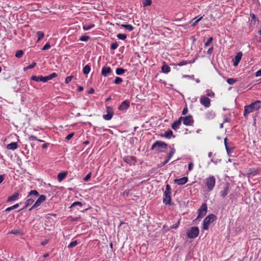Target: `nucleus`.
I'll use <instances>...</instances> for the list:
<instances>
[{
	"instance_id": "obj_13",
	"label": "nucleus",
	"mask_w": 261,
	"mask_h": 261,
	"mask_svg": "<svg viewBox=\"0 0 261 261\" xmlns=\"http://www.w3.org/2000/svg\"><path fill=\"white\" fill-rule=\"evenodd\" d=\"M130 106V102L128 100H125L122 101L120 106L118 107V110L121 111L126 110Z\"/></svg>"
},
{
	"instance_id": "obj_55",
	"label": "nucleus",
	"mask_w": 261,
	"mask_h": 261,
	"mask_svg": "<svg viewBox=\"0 0 261 261\" xmlns=\"http://www.w3.org/2000/svg\"><path fill=\"white\" fill-rule=\"evenodd\" d=\"M184 78H188L190 80H194V75H183L182 76Z\"/></svg>"
},
{
	"instance_id": "obj_37",
	"label": "nucleus",
	"mask_w": 261,
	"mask_h": 261,
	"mask_svg": "<svg viewBox=\"0 0 261 261\" xmlns=\"http://www.w3.org/2000/svg\"><path fill=\"white\" fill-rule=\"evenodd\" d=\"M205 92H206V95L207 96L210 97H214L215 93L212 90H206Z\"/></svg>"
},
{
	"instance_id": "obj_47",
	"label": "nucleus",
	"mask_w": 261,
	"mask_h": 261,
	"mask_svg": "<svg viewBox=\"0 0 261 261\" xmlns=\"http://www.w3.org/2000/svg\"><path fill=\"white\" fill-rule=\"evenodd\" d=\"M77 244V242L76 240L73 241L71 242L68 246V248H72L75 246Z\"/></svg>"
},
{
	"instance_id": "obj_20",
	"label": "nucleus",
	"mask_w": 261,
	"mask_h": 261,
	"mask_svg": "<svg viewBox=\"0 0 261 261\" xmlns=\"http://www.w3.org/2000/svg\"><path fill=\"white\" fill-rule=\"evenodd\" d=\"M19 193L18 192H15L11 196H10L8 197L7 202L11 201H15L18 199L19 198Z\"/></svg>"
},
{
	"instance_id": "obj_31",
	"label": "nucleus",
	"mask_w": 261,
	"mask_h": 261,
	"mask_svg": "<svg viewBox=\"0 0 261 261\" xmlns=\"http://www.w3.org/2000/svg\"><path fill=\"white\" fill-rule=\"evenodd\" d=\"M202 16H197L194 17L192 20H195V21L192 24V27H195L202 19Z\"/></svg>"
},
{
	"instance_id": "obj_61",
	"label": "nucleus",
	"mask_w": 261,
	"mask_h": 261,
	"mask_svg": "<svg viewBox=\"0 0 261 261\" xmlns=\"http://www.w3.org/2000/svg\"><path fill=\"white\" fill-rule=\"evenodd\" d=\"M255 76L256 77L261 76V68L255 72Z\"/></svg>"
},
{
	"instance_id": "obj_25",
	"label": "nucleus",
	"mask_w": 261,
	"mask_h": 261,
	"mask_svg": "<svg viewBox=\"0 0 261 261\" xmlns=\"http://www.w3.org/2000/svg\"><path fill=\"white\" fill-rule=\"evenodd\" d=\"M162 136L167 139H170L172 137H174V136L173 135L172 131L170 129L166 131L165 133L162 135Z\"/></svg>"
},
{
	"instance_id": "obj_23",
	"label": "nucleus",
	"mask_w": 261,
	"mask_h": 261,
	"mask_svg": "<svg viewBox=\"0 0 261 261\" xmlns=\"http://www.w3.org/2000/svg\"><path fill=\"white\" fill-rule=\"evenodd\" d=\"M216 116L215 113L213 112V111H208L205 114V118L207 119H214Z\"/></svg>"
},
{
	"instance_id": "obj_64",
	"label": "nucleus",
	"mask_w": 261,
	"mask_h": 261,
	"mask_svg": "<svg viewBox=\"0 0 261 261\" xmlns=\"http://www.w3.org/2000/svg\"><path fill=\"white\" fill-rule=\"evenodd\" d=\"M4 180V175H0V184H2V182Z\"/></svg>"
},
{
	"instance_id": "obj_33",
	"label": "nucleus",
	"mask_w": 261,
	"mask_h": 261,
	"mask_svg": "<svg viewBox=\"0 0 261 261\" xmlns=\"http://www.w3.org/2000/svg\"><path fill=\"white\" fill-rule=\"evenodd\" d=\"M226 140H227V139L225 138L224 139V144H225V148H226V151L229 154L231 152H232L233 151V148H229L228 146H227V143H226Z\"/></svg>"
},
{
	"instance_id": "obj_17",
	"label": "nucleus",
	"mask_w": 261,
	"mask_h": 261,
	"mask_svg": "<svg viewBox=\"0 0 261 261\" xmlns=\"http://www.w3.org/2000/svg\"><path fill=\"white\" fill-rule=\"evenodd\" d=\"M46 197L44 195H41L39 196L37 200L35 202V206H39L42 203H43L45 200H46Z\"/></svg>"
},
{
	"instance_id": "obj_42",
	"label": "nucleus",
	"mask_w": 261,
	"mask_h": 261,
	"mask_svg": "<svg viewBox=\"0 0 261 261\" xmlns=\"http://www.w3.org/2000/svg\"><path fill=\"white\" fill-rule=\"evenodd\" d=\"M213 40V38L212 37H210L207 41L204 43V46L207 47L210 45V44L212 42Z\"/></svg>"
},
{
	"instance_id": "obj_51",
	"label": "nucleus",
	"mask_w": 261,
	"mask_h": 261,
	"mask_svg": "<svg viewBox=\"0 0 261 261\" xmlns=\"http://www.w3.org/2000/svg\"><path fill=\"white\" fill-rule=\"evenodd\" d=\"M91 176V173L90 172L87 174V175L83 178V180L84 181H87L89 180Z\"/></svg>"
},
{
	"instance_id": "obj_28",
	"label": "nucleus",
	"mask_w": 261,
	"mask_h": 261,
	"mask_svg": "<svg viewBox=\"0 0 261 261\" xmlns=\"http://www.w3.org/2000/svg\"><path fill=\"white\" fill-rule=\"evenodd\" d=\"M121 27L128 30L129 32L132 31L134 29L131 24H122L121 25Z\"/></svg>"
},
{
	"instance_id": "obj_60",
	"label": "nucleus",
	"mask_w": 261,
	"mask_h": 261,
	"mask_svg": "<svg viewBox=\"0 0 261 261\" xmlns=\"http://www.w3.org/2000/svg\"><path fill=\"white\" fill-rule=\"evenodd\" d=\"M29 140L30 141H35L37 140V138L35 136L32 135L29 137Z\"/></svg>"
},
{
	"instance_id": "obj_21",
	"label": "nucleus",
	"mask_w": 261,
	"mask_h": 261,
	"mask_svg": "<svg viewBox=\"0 0 261 261\" xmlns=\"http://www.w3.org/2000/svg\"><path fill=\"white\" fill-rule=\"evenodd\" d=\"M31 79L33 81H34L35 82H42L43 83L46 82L45 76H36V75H33L31 77Z\"/></svg>"
},
{
	"instance_id": "obj_1",
	"label": "nucleus",
	"mask_w": 261,
	"mask_h": 261,
	"mask_svg": "<svg viewBox=\"0 0 261 261\" xmlns=\"http://www.w3.org/2000/svg\"><path fill=\"white\" fill-rule=\"evenodd\" d=\"M260 103L261 101L260 100H256L249 105L245 106L244 116L246 117L248 114L254 111L258 110L261 107Z\"/></svg>"
},
{
	"instance_id": "obj_16",
	"label": "nucleus",
	"mask_w": 261,
	"mask_h": 261,
	"mask_svg": "<svg viewBox=\"0 0 261 261\" xmlns=\"http://www.w3.org/2000/svg\"><path fill=\"white\" fill-rule=\"evenodd\" d=\"M188 181V177H183L180 178H176L174 180V183L178 185H183Z\"/></svg>"
},
{
	"instance_id": "obj_45",
	"label": "nucleus",
	"mask_w": 261,
	"mask_h": 261,
	"mask_svg": "<svg viewBox=\"0 0 261 261\" xmlns=\"http://www.w3.org/2000/svg\"><path fill=\"white\" fill-rule=\"evenodd\" d=\"M151 0H144V1L143 3V5L144 7L149 6L151 5Z\"/></svg>"
},
{
	"instance_id": "obj_53",
	"label": "nucleus",
	"mask_w": 261,
	"mask_h": 261,
	"mask_svg": "<svg viewBox=\"0 0 261 261\" xmlns=\"http://www.w3.org/2000/svg\"><path fill=\"white\" fill-rule=\"evenodd\" d=\"M118 45L117 43H116V42L113 43L111 45V49H115L118 47Z\"/></svg>"
},
{
	"instance_id": "obj_8",
	"label": "nucleus",
	"mask_w": 261,
	"mask_h": 261,
	"mask_svg": "<svg viewBox=\"0 0 261 261\" xmlns=\"http://www.w3.org/2000/svg\"><path fill=\"white\" fill-rule=\"evenodd\" d=\"M207 206L205 203H203L198 210V217L197 218H203L206 214Z\"/></svg>"
},
{
	"instance_id": "obj_6",
	"label": "nucleus",
	"mask_w": 261,
	"mask_h": 261,
	"mask_svg": "<svg viewBox=\"0 0 261 261\" xmlns=\"http://www.w3.org/2000/svg\"><path fill=\"white\" fill-rule=\"evenodd\" d=\"M216 219V216L214 214H210L203 220L202 228L204 230L208 229L211 223Z\"/></svg>"
},
{
	"instance_id": "obj_44",
	"label": "nucleus",
	"mask_w": 261,
	"mask_h": 261,
	"mask_svg": "<svg viewBox=\"0 0 261 261\" xmlns=\"http://www.w3.org/2000/svg\"><path fill=\"white\" fill-rule=\"evenodd\" d=\"M10 233L15 235L21 234V231L19 229L12 230L11 231Z\"/></svg>"
},
{
	"instance_id": "obj_63",
	"label": "nucleus",
	"mask_w": 261,
	"mask_h": 261,
	"mask_svg": "<svg viewBox=\"0 0 261 261\" xmlns=\"http://www.w3.org/2000/svg\"><path fill=\"white\" fill-rule=\"evenodd\" d=\"M213 47H210L207 51V54L208 55H211L212 52H213Z\"/></svg>"
},
{
	"instance_id": "obj_24",
	"label": "nucleus",
	"mask_w": 261,
	"mask_h": 261,
	"mask_svg": "<svg viewBox=\"0 0 261 261\" xmlns=\"http://www.w3.org/2000/svg\"><path fill=\"white\" fill-rule=\"evenodd\" d=\"M67 174V172L66 171H63L60 172L58 175V180L59 182H61L63 179L66 177Z\"/></svg>"
},
{
	"instance_id": "obj_56",
	"label": "nucleus",
	"mask_w": 261,
	"mask_h": 261,
	"mask_svg": "<svg viewBox=\"0 0 261 261\" xmlns=\"http://www.w3.org/2000/svg\"><path fill=\"white\" fill-rule=\"evenodd\" d=\"M74 133L68 134L65 138L66 140H69L74 135Z\"/></svg>"
},
{
	"instance_id": "obj_10",
	"label": "nucleus",
	"mask_w": 261,
	"mask_h": 261,
	"mask_svg": "<svg viewBox=\"0 0 261 261\" xmlns=\"http://www.w3.org/2000/svg\"><path fill=\"white\" fill-rule=\"evenodd\" d=\"M106 112L107 114L103 115V118L106 120H110L114 115L113 109L112 107L107 106L106 107Z\"/></svg>"
},
{
	"instance_id": "obj_49",
	"label": "nucleus",
	"mask_w": 261,
	"mask_h": 261,
	"mask_svg": "<svg viewBox=\"0 0 261 261\" xmlns=\"http://www.w3.org/2000/svg\"><path fill=\"white\" fill-rule=\"evenodd\" d=\"M50 48V44L49 43H46L44 45V46L42 48V50H47V49H48L49 48Z\"/></svg>"
},
{
	"instance_id": "obj_43",
	"label": "nucleus",
	"mask_w": 261,
	"mask_h": 261,
	"mask_svg": "<svg viewBox=\"0 0 261 261\" xmlns=\"http://www.w3.org/2000/svg\"><path fill=\"white\" fill-rule=\"evenodd\" d=\"M122 79L121 77L117 76L115 78L114 83L116 84H120L122 82Z\"/></svg>"
},
{
	"instance_id": "obj_14",
	"label": "nucleus",
	"mask_w": 261,
	"mask_h": 261,
	"mask_svg": "<svg viewBox=\"0 0 261 261\" xmlns=\"http://www.w3.org/2000/svg\"><path fill=\"white\" fill-rule=\"evenodd\" d=\"M242 52H239L237 54V55L235 56L234 59H233V65L234 66H237L238 65L239 62H240L242 57Z\"/></svg>"
},
{
	"instance_id": "obj_11",
	"label": "nucleus",
	"mask_w": 261,
	"mask_h": 261,
	"mask_svg": "<svg viewBox=\"0 0 261 261\" xmlns=\"http://www.w3.org/2000/svg\"><path fill=\"white\" fill-rule=\"evenodd\" d=\"M124 162L129 164L130 166L135 165L137 162L136 158L135 156L126 155L123 157Z\"/></svg>"
},
{
	"instance_id": "obj_26",
	"label": "nucleus",
	"mask_w": 261,
	"mask_h": 261,
	"mask_svg": "<svg viewBox=\"0 0 261 261\" xmlns=\"http://www.w3.org/2000/svg\"><path fill=\"white\" fill-rule=\"evenodd\" d=\"M170 70V67L167 64H164L162 67V71L164 73H169Z\"/></svg>"
},
{
	"instance_id": "obj_27",
	"label": "nucleus",
	"mask_w": 261,
	"mask_h": 261,
	"mask_svg": "<svg viewBox=\"0 0 261 261\" xmlns=\"http://www.w3.org/2000/svg\"><path fill=\"white\" fill-rule=\"evenodd\" d=\"M57 76H58V74L56 72H53L51 74H50L47 76H45V77L46 82H47V81H48L49 80H52L53 79H54L55 77H56Z\"/></svg>"
},
{
	"instance_id": "obj_12",
	"label": "nucleus",
	"mask_w": 261,
	"mask_h": 261,
	"mask_svg": "<svg viewBox=\"0 0 261 261\" xmlns=\"http://www.w3.org/2000/svg\"><path fill=\"white\" fill-rule=\"evenodd\" d=\"M200 102L205 108H209L211 106V100L205 96H201L200 97Z\"/></svg>"
},
{
	"instance_id": "obj_46",
	"label": "nucleus",
	"mask_w": 261,
	"mask_h": 261,
	"mask_svg": "<svg viewBox=\"0 0 261 261\" xmlns=\"http://www.w3.org/2000/svg\"><path fill=\"white\" fill-rule=\"evenodd\" d=\"M89 38H90L89 36L85 35V36H81L79 40L81 41H87L89 39Z\"/></svg>"
},
{
	"instance_id": "obj_62",
	"label": "nucleus",
	"mask_w": 261,
	"mask_h": 261,
	"mask_svg": "<svg viewBox=\"0 0 261 261\" xmlns=\"http://www.w3.org/2000/svg\"><path fill=\"white\" fill-rule=\"evenodd\" d=\"M188 111V108L187 107L185 108L182 111V115H186Z\"/></svg>"
},
{
	"instance_id": "obj_34",
	"label": "nucleus",
	"mask_w": 261,
	"mask_h": 261,
	"mask_svg": "<svg viewBox=\"0 0 261 261\" xmlns=\"http://www.w3.org/2000/svg\"><path fill=\"white\" fill-rule=\"evenodd\" d=\"M19 207V204L18 203H16L15 204H14V205L13 206H10V207H7L6 210H5V211L7 212H9L13 210H14V209H16L17 208H18Z\"/></svg>"
},
{
	"instance_id": "obj_57",
	"label": "nucleus",
	"mask_w": 261,
	"mask_h": 261,
	"mask_svg": "<svg viewBox=\"0 0 261 261\" xmlns=\"http://www.w3.org/2000/svg\"><path fill=\"white\" fill-rule=\"evenodd\" d=\"M193 167H194L193 163L192 162L189 163V164L188 165V170H189V171H191L193 169Z\"/></svg>"
},
{
	"instance_id": "obj_9",
	"label": "nucleus",
	"mask_w": 261,
	"mask_h": 261,
	"mask_svg": "<svg viewBox=\"0 0 261 261\" xmlns=\"http://www.w3.org/2000/svg\"><path fill=\"white\" fill-rule=\"evenodd\" d=\"M182 118L181 121L183 122V124L186 126L192 125L194 122L193 118L192 115H188L185 117H180Z\"/></svg>"
},
{
	"instance_id": "obj_35",
	"label": "nucleus",
	"mask_w": 261,
	"mask_h": 261,
	"mask_svg": "<svg viewBox=\"0 0 261 261\" xmlns=\"http://www.w3.org/2000/svg\"><path fill=\"white\" fill-rule=\"evenodd\" d=\"M126 71V70L122 68H117L116 70V73L117 75H121L124 73Z\"/></svg>"
},
{
	"instance_id": "obj_32",
	"label": "nucleus",
	"mask_w": 261,
	"mask_h": 261,
	"mask_svg": "<svg viewBox=\"0 0 261 261\" xmlns=\"http://www.w3.org/2000/svg\"><path fill=\"white\" fill-rule=\"evenodd\" d=\"M91 70L90 66L88 64L86 65L84 67L83 71L84 74H88Z\"/></svg>"
},
{
	"instance_id": "obj_7",
	"label": "nucleus",
	"mask_w": 261,
	"mask_h": 261,
	"mask_svg": "<svg viewBox=\"0 0 261 261\" xmlns=\"http://www.w3.org/2000/svg\"><path fill=\"white\" fill-rule=\"evenodd\" d=\"M199 233V230L198 227H192L187 232V236L189 238L194 239L196 238Z\"/></svg>"
},
{
	"instance_id": "obj_4",
	"label": "nucleus",
	"mask_w": 261,
	"mask_h": 261,
	"mask_svg": "<svg viewBox=\"0 0 261 261\" xmlns=\"http://www.w3.org/2000/svg\"><path fill=\"white\" fill-rule=\"evenodd\" d=\"M39 196V193L35 190H31L28 194V197H29L30 196H33L31 198H28L26 202H25V205L24 207L20 210L19 211L27 208L29 205H31L32 204H33L34 202L35 199Z\"/></svg>"
},
{
	"instance_id": "obj_15",
	"label": "nucleus",
	"mask_w": 261,
	"mask_h": 261,
	"mask_svg": "<svg viewBox=\"0 0 261 261\" xmlns=\"http://www.w3.org/2000/svg\"><path fill=\"white\" fill-rule=\"evenodd\" d=\"M112 70L110 66H105L101 69V75L105 77L108 76L111 73Z\"/></svg>"
},
{
	"instance_id": "obj_39",
	"label": "nucleus",
	"mask_w": 261,
	"mask_h": 261,
	"mask_svg": "<svg viewBox=\"0 0 261 261\" xmlns=\"http://www.w3.org/2000/svg\"><path fill=\"white\" fill-rule=\"evenodd\" d=\"M23 55V51L22 50H19L16 51L15 54V57L18 58H20L22 57Z\"/></svg>"
},
{
	"instance_id": "obj_5",
	"label": "nucleus",
	"mask_w": 261,
	"mask_h": 261,
	"mask_svg": "<svg viewBox=\"0 0 261 261\" xmlns=\"http://www.w3.org/2000/svg\"><path fill=\"white\" fill-rule=\"evenodd\" d=\"M167 145L163 141H156L151 146V149L154 150L156 153L164 151L166 149Z\"/></svg>"
},
{
	"instance_id": "obj_18",
	"label": "nucleus",
	"mask_w": 261,
	"mask_h": 261,
	"mask_svg": "<svg viewBox=\"0 0 261 261\" xmlns=\"http://www.w3.org/2000/svg\"><path fill=\"white\" fill-rule=\"evenodd\" d=\"M229 184L228 183H227L225 187L223 188V190H222L220 192V195L223 197H225L229 192Z\"/></svg>"
},
{
	"instance_id": "obj_38",
	"label": "nucleus",
	"mask_w": 261,
	"mask_h": 261,
	"mask_svg": "<svg viewBox=\"0 0 261 261\" xmlns=\"http://www.w3.org/2000/svg\"><path fill=\"white\" fill-rule=\"evenodd\" d=\"M237 81L236 79L233 78H229L227 80V83L230 85H233Z\"/></svg>"
},
{
	"instance_id": "obj_3",
	"label": "nucleus",
	"mask_w": 261,
	"mask_h": 261,
	"mask_svg": "<svg viewBox=\"0 0 261 261\" xmlns=\"http://www.w3.org/2000/svg\"><path fill=\"white\" fill-rule=\"evenodd\" d=\"M203 183L205 185L207 190L208 192H211L213 190L215 186L216 178L214 176L210 175L204 179Z\"/></svg>"
},
{
	"instance_id": "obj_30",
	"label": "nucleus",
	"mask_w": 261,
	"mask_h": 261,
	"mask_svg": "<svg viewBox=\"0 0 261 261\" xmlns=\"http://www.w3.org/2000/svg\"><path fill=\"white\" fill-rule=\"evenodd\" d=\"M36 34H37V35L38 36L37 42H39L44 37V34L42 31H38L36 33Z\"/></svg>"
},
{
	"instance_id": "obj_22",
	"label": "nucleus",
	"mask_w": 261,
	"mask_h": 261,
	"mask_svg": "<svg viewBox=\"0 0 261 261\" xmlns=\"http://www.w3.org/2000/svg\"><path fill=\"white\" fill-rule=\"evenodd\" d=\"M18 147V144L16 142H12L7 145V149L9 150H14Z\"/></svg>"
},
{
	"instance_id": "obj_19",
	"label": "nucleus",
	"mask_w": 261,
	"mask_h": 261,
	"mask_svg": "<svg viewBox=\"0 0 261 261\" xmlns=\"http://www.w3.org/2000/svg\"><path fill=\"white\" fill-rule=\"evenodd\" d=\"M181 119L182 118L179 117L172 123L171 126L172 129L176 130L179 128L181 123Z\"/></svg>"
},
{
	"instance_id": "obj_50",
	"label": "nucleus",
	"mask_w": 261,
	"mask_h": 261,
	"mask_svg": "<svg viewBox=\"0 0 261 261\" xmlns=\"http://www.w3.org/2000/svg\"><path fill=\"white\" fill-rule=\"evenodd\" d=\"M180 224V221L178 220L175 224L172 225L170 226V228L171 229H176L178 228Z\"/></svg>"
},
{
	"instance_id": "obj_48",
	"label": "nucleus",
	"mask_w": 261,
	"mask_h": 261,
	"mask_svg": "<svg viewBox=\"0 0 261 261\" xmlns=\"http://www.w3.org/2000/svg\"><path fill=\"white\" fill-rule=\"evenodd\" d=\"M77 205L82 206L83 205V204H82V203L81 202L76 201V202H74L71 204V205L70 206V207H74V206H77Z\"/></svg>"
},
{
	"instance_id": "obj_2",
	"label": "nucleus",
	"mask_w": 261,
	"mask_h": 261,
	"mask_svg": "<svg viewBox=\"0 0 261 261\" xmlns=\"http://www.w3.org/2000/svg\"><path fill=\"white\" fill-rule=\"evenodd\" d=\"M171 189L169 185L166 186L165 191L164 192L163 202L165 205H170L171 202Z\"/></svg>"
},
{
	"instance_id": "obj_29",
	"label": "nucleus",
	"mask_w": 261,
	"mask_h": 261,
	"mask_svg": "<svg viewBox=\"0 0 261 261\" xmlns=\"http://www.w3.org/2000/svg\"><path fill=\"white\" fill-rule=\"evenodd\" d=\"M170 151L167 155L168 159H171L175 152V149H174V148L173 146L172 147L170 146Z\"/></svg>"
},
{
	"instance_id": "obj_58",
	"label": "nucleus",
	"mask_w": 261,
	"mask_h": 261,
	"mask_svg": "<svg viewBox=\"0 0 261 261\" xmlns=\"http://www.w3.org/2000/svg\"><path fill=\"white\" fill-rule=\"evenodd\" d=\"M251 17L254 20V22L258 21V18L256 17L255 14L252 13L250 14Z\"/></svg>"
},
{
	"instance_id": "obj_41",
	"label": "nucleus",
	"mask_w": 261,
	"mask_h": 261,
	"mask_svg": "<svg viewBox=\"0 0 261 261\" xmlns=\"http://www.w3.org/2000/svg\"><path fill=\"white\" fill-rule=\"evenodd\" d=\"M36 65V63L35 62H33V63H32L31 64H30L29 65H28L27 67H25L24 68V70H26L27 69H32L33 68H34L35 66Z\"/></svg>"
},
{
	"instance_id": "obj_52",
	"label": "nucleus",
	"mask_w": 261,
	"mask_h": 261,
	"mask_svg": "<svg viewBox=\"0 0 261 261\" xmlns=\"http://www.w3.org/2000/svg\"><path fill=\"white\" fill-rule=\"evenodd\" d=\"M72 78H73V76H71H71H67V77L65 79V83L66 84H68V83H69L71 82V81L72 80Z\"/></svg>"
},
{
	"instance_id": "obj_59",
	"label": "nucleus",
	"mask_w": 261,
	"mask_h": 261,
	"mask_svg": "<svg viewBox=\"0 0 261 261\" xmlns=\"http://www.w3.org/2000/svg\"><path fill=\"white\" fill-rule=\"evenodd\" d=\"M48 242H49L48 239H45V240H44L43 241L41 242V245L42 246H44V245H46L48 243Z\"/></svg>"
},
{
	"instance_id": "obj_54",
	"label": "nucleus",
	"mask_w": 261,
	"mask_h": 261,
	"mask_svg": "<svg viewBox=\"0 0 261 261\" xmlns=\"http://www.w3.org/2000/svg\"><path fill=\"white\" fill-rule=\"evenodd\" d=\"M187 64H188V62L187 61L182 60L181 62H180L177 65L179 66H182L184 65H186Z\"/></svg>"
},
{
	"instance_id": "obj_36",
	"label": "nucleus",
	"mask_w": 261,
	"mask_h": 261,
	"mask_svg": "<svg viewBox=\"0 0 261 261\" xmlns=\"http://www.w3.org/2000/svg\"><path fill=\"white\" fill-rule=\"evenodd\" d=\"M95 24H90L89 25H84L83 27V29L84 31L89 30L93 28H94Z\"/></svg>"
},
{
	"instance_id": "obj_40",
	"label": "nucleus",
	"mask_w": 261,
	"mask_h": 261,
	"mask_svg": "<svg viewBox=\"0 0 261 261\" xmlns=\"http://www.w3.org/2000/svg\"><path fill=\"white\" fill-rule=\"evenodd\" d=\"M117 37L120 40H124L126 38V35L124 34H118Z\"/></svg>"
}]
</instances>
